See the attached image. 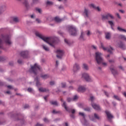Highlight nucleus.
Wrapping results in <instances>:
<instances>
[{
    "instance_id": "nucleus-58",
    "label": "nucleus",
    "mask_w": 126,
    "mask_h": 126,
    "mask_svg": "<svg viewBox=\"0 0 126 126\" xmlns=\"http://www.w3.org/2000/svg\"><path fill=\"white\" fill-rule=\"evenodd\" d=\"M7 88H8L9 89H11V88H12V86L10 85L7 86Z\"/></svg>"
},
{
    "instance_id": "nucleus-10",
    "label": "nucleus",
    "mask_w": 126,
    "mask_h": 126,
    "mask_svg": "<svg viewBox=\"0 0 126 126\" xmlns=\"http://www.w3.org/2000/svg\"><path fill=\"white\" fill-rule=\"evenodd\" d=\"M92 106L93 108L94 109V110H96L97 111H100L101 110V107H100V106L96 103H92Z\"/></svg>"
},
{
    "instance_id": "nucleus-1",
    "label": "nucleus",
    "mask_w": 126,
    "mask_h": 126,
    "mask_svg": "<svg viewBox=\"0 0 126 126\" xmlns=\"http://www.w3.org/2000/svg\"><path fill=\"white\" fill-rule=\"evenodd\" d=\"M35 35L37 37H39V38H40V39H42L44 42L49 44L51 47H55V40H54V38L44 37L39 32H36Z\"/></svg>"
},
{
    "instance_id": "nucleus-5",
    "label": "nucleus",
    "mask_w": 126,
    "mask_h": 126,
    "mask_svg": "<svg viewBox=\"0 0 126 126\" xmlns=\"http://www.w3.org/2000/svg\"><path fill=\"white\" fill-rule=\"evenodd\" d=\"M67 30L71 36H76V35H77V31L75 27L71 25L68 26L67 28Z\"/></svg>"
},
{
    "instance_id": "nucleus-55",
    "label": "nucleus",
    "mask_w": 126,
    "mask_h": 126,
    "mask_svg": "<svg viewBox=\"0 0 126 126\" xmlns=\"http://www.w3.org/2000/svg\"><path fill=\"white\" fill-rule=\"evenodd\" d=\"M9 65H11V66H12L13 65V62H11L9 63Z\"/></svg>"
},
{
    "instance_id": "nucleus-61",
    "label": "nucleus",
    "mask_w": 126,
    "mask_h": 126,
    "mask_svg": "<svg viewBox=\"0 0 126 126\" xmlns=\"http://www.w3.org/2000/svg\"><path fill=\"white\" fill-rule=\"evenodd\" d=\"M58 33H59L60 35H63V32H62L61 31L58 32Z\"/></svg>"
},
{
    "instance_id": "nucleus-26",
    "label": "nucleus",
    "mask_w": 126,
    "mask_h": 126,
    "mask_svg": "<svg viewBox=\"0 0 126 126\" xmlns=\"http://www.w3.org/2000/svg\"><path fill=\"white\" fill-rule=\"evenodd\" d=\"M119 38L120 39H122V40H124V41H126V36H125L124 35H119Z\"/></svg>"
},
{
    "instance_id": "nucleus-2",
    "label": "nucleus",
    "mask_w": 126,
    "mask_h": 126,
    "mask_svg": "<svg viewBox=\"0 0 126 126\" xmlns=\"http://www.w3.org/2000/svg\"><path fill=\"white\" fill-rule=\"evenodd\" d=\"M95 61L98 64L102 63L103 66H107V63L104 62V60L102 58V53L100 52L95 53Z\"/></svg>"
},
{
    "instance_id": "nucleus-25",
    "label": "nucleus",
    "mask_w": 126,
    "mask_h": 126,
    "mask_svg": "<svg viewBox=\"0 0 126 126\" xmlns=\"http://www.w3.org/2000/svg\"><path fill=\"white\" fill-rule=\"evenodd\" d=\"M119 38L120 39H122V40H124V41H126V36H125L124 35H119Z\"/></svg>"
},
{
    "instance_id": "nucleus-4",
    "label": "nucleus",
    "mask_w": 126,
    "mask_h": 126,
    "mask_svg": "<svg viewBox=\"0 0 126 126\" xmlns=\"http://www.w3.org/2000/svg\"><path fill=\"white\" fill-rule=\"evenodd\" d=\"M2 40L4 41L6 44L10 45L11 41H10V38L8 35H1V39L0 38V49L2 48Z\"/></svg>"
},
{
    "instance_id": "nucleus-31",
    "label": "nucleus",
    "mask_w": 126,
    "mask_h": 126,
    "mask_svg": "<svg viewBox=\"0 0 126 126\" xmlns=\"http://www.w3.org/2000/svg\"><path fill=\"white\" fill-rule=\"evenodd\" d=\"M13 20L14 22H18L19 21V19H18V17H15L13 18Z\"/></svg>"
},
{
    "instance_id": "nucleus-43",
    "label": "nucleus",
    "mask_w": 126,
    "mask_h": 126,
    "mask_svg": "<svg viewBox=\"0 0 126 126\" xmlns=\"http://www.w3.org/2000/svg\"><path fill=\"white\" fill-rule=\"evenodd\" d=\"M28 92H32L33 91V89L32 88H30L28 89Z\"/></svg>"
},
{
    "instance_id": "nucleus-53",
    "label": "nucleus",
    "mask_w": 126,
    "mask_h": 126,
    "mask_svg": "<svg viewBox=\"0 0 126 126\" xmlns=\"http://www.w3.org/2000/svg\"><path fill=\"white\" fill-rule=\"evenodd\" d=\"M36 126H44L42 124H40L39 123H37L36 125Z\"/></svg>"
},
{
    "instance_id": "nucleus-48",
    "label": "nucleus",
    "mask_w": 126,
    "mask_h": 126,
    "mask_svg": "<svg viewBox=\"0 0 126 126\" xmlns=\"http://www.w3.org/2000/svg\"><path fill=\"white\" fill-rule=\"evenodd\" d=\"M36 11H38L39 13H41V9L36 8Z\"/></svg>"
},
{
    "instance_id": "nucleus-52",
    "label": "nucleus",
    "mask_w": 126,
    "mask_h": 126,
    "mask_svg": "<svg viewBox=\"0 0 126 126\" xmlns=\"http://www.w3.org/2000/svg\"><path fill=\"white\" fill-rule=\"evenodd\" d=\"M116 15H117V17H118V18L121 19V16H120V14H119V13H117Z\"/></svg>"
},
{
    "instance_id": "nucleus-40",
    "label": "nucleus",
    "mask_w": 126,
    "mask_h": 126,
    "mask_svg": "<svg viewBox=\"0 0 126 126\" xmlns=\"http://www.w3.org/2000/svg\"><path fill=\"white\" fill-rule=\"evenodd\" d=\"M64 42L66 44H67V45H70V44H69V41H68V40L65 39Z\"/></svg>"
},
{
    "instance_id": "nucleus-64",
    "label": "nucleus",
    "mask_w": 126,
    "mask_h": 126,
    "mask_svg": "<svg viewBox=\"0 0 126 126\" xmlns=\"http://www.w3.org/2000/svg\"><path fill=\"white\" fill-rule=\"evenodd\" d=\"M123 95H124L126 97V92L124 93Z\"/></svg>"
},
{
    "instance_id": "nucleus-35",
    "label": "nucleus",
    "mask_w": 126,
    "mask_h": 126,
    "mask_svg": "<svg viewBox=\"0 0 126 126\" xmlns=\"http://www.w3.org/2000/svg\"><path fill=\"white\" fill-rule=\"evenodd\" d=\"M42 47H43V48L44 49V50H45V51H46V52L49 51V48H48L47 47H46L45 45H43Z\"/></svg>"
},
{
    "instance_id": "nucleus-41",
    "label": "nucleus",
    "mask_w": 126,
    "mask_h": 126,
    "mask_svg": "<svg viewBox=\"0 0 126 126\" xmlns=\"http://www.w3.org/2000/svg\"><path fill=\"white\" fill-rule=\"evenodd\" d=\"M59 113H60V111H57L55 110H54L53 111H52V114H59Z\"/></svg>"
},
{
    "instance_id": "nucleus-17",
    "label": "nucleus",
    "mask_w": 126,
    "mask_h": 126,
    "mask_svg": "<svg viewBox=\"0 0 126 126\" xmlns=\"http://www.w3.org/2000/svg\"><path fill=\"white\" fill-rule=\"evenodd\" d=\"M90 6H91L92 7H93V8H94L96 10H97V11H101V9L99 7H95L94 4H91L90 5Z\"/></svg>"
},
{
    "instance_id": "nucleus-37",
    "label": "nucleus",
    "mask_w": 126,
    "mask_h": 126,
    "mask_svg": "<svg viewBox=\"0 0 126 126\" xmlns=\"http://www.w3.org/2000/svg\"><path fill=\"white\" fill-rule=\"evenodd\" d=\"M66 86V84L65 83H61V86L62 88H65V86Z\"/></svg>"
},
{
    "instance_id": "nucleus-54",
    "label": "nucleus",
    "mask_w": 126,
    "mask_h": 126,
    "mask_svg": "<svg viewBox=\"0 0 126 126\" xmlns=\"http://www.w3.org/2000/svg\"><path fill=\"white\" fill-rule=\"evenodd\" d=\"M36 21H37L38 23H41V21L39 19H36Z\"/></svg>"
},
{
    "instance_id": "nucleus-23",
    "label": "nucleus",
    "mask_w": 126,
    "mask_h": 126,
    "mask_svg": "<svg viewBox=\"0 0 126 126\" xmlns=\"http://www.w3.org/2000/svg\"><path fill=\"white\" fill-rule=\"evenodd\" d=\"M119 47L121 49H126V46H125V44H124L122 42H121L120 44H119Z\"/></svg>"
},
{
    "instance_id": "nucleus-39",
    "label": "nucleus",
    "mask_w": 126,
    "mask_h": 126,
    "mask_svg": "<svg viewBox=\"0 0 126 126\" xmlns=\"http://www.w3.org/2000/svg\"><path fill=\"white\" fill-rule=\"evenodd\" d=\"M47 4H48V5H52L53 4V2L52 1H48L46 2Z\"/></svg>"
},
{
    "instance_id": "nucleus-13",
    "label": "nucleus",
    "mask_w": 126,
    "mask_h": 126,
    "mask_svg": "<svg viewBox=\"0 0 126 126\" xmlns=\"http://www.w3.org/2000/svg\"><path fill=\"white\" fill-rule=\"evenodd\" d=\"M105 113L106 114L107 119H108V120H111V119H113V118H114V116H113V115L112 114H111L110 112H109L108 111H105Z\"/></svg>"
},
{
    "instance_id": "nucleus-12",
    "label": "nucleus",
    "mask_w": 126,
    "mask_h": 126,
    "mask_svg": "<svg viewBox=\"0 0 126 126\" xmlns=\"http://www.w3.org/2000/svg\"><path fill=\"white\" fill-rule=\"evenodd\" d=\"M86 90V88H85V87L80 86H79L77 91L78 92H84Z\"/></svg>"
},
{
    "instance_id": "nucleus-32",
    "label": "nucleus",
    "mask_w": 126,
    "mask_h": 126,
    "mask_svg": "<svg viewBox=\"0 0 126 126\" xmlns=\"http://www.w3.org/2000/svg\"><path fill=\"white\" fill-rule=\"evenodd\" d=\"M50 104L55 106H58V102L57 101H50Z\"/></svg>"
},
{
    "instance_id": "nucleus-59",
    "label": "nucleus",
    "mask_w": 126,
    "mask_h": 126,
    "mask_svg": "<svg viewBox=\"0 0 126 126\" xmlns=\"http://www.w3.org/2000/svg\"><path fill=\"white\" fill-rule=\"evenodd\" d=\"M120 12H121V13H124L125 11L123 10H119Z\"/></svg>"
},
{
    "instance_id": "nucleus-7",
    "label": "nucleus",
    "mask_w": 126,
    "mask_h": 126,
    "mask_svg": "<svg viewBox=\"0 0 126 126\" xmlns=\"http://www.w3.org/2000/svg\"><path fill=\"white\" fill-rule=\"evenodd\" d=\"M82 78L85 79V80H86V81H88V82H91V81H93V80H92V78H91V77L89 76V75L86 73L82 74Z\"/></svg>"
},
{
    "instance_id": "nucleus-27",
    "label": "nucleus",
    "mask_w": 126,
    "mask_h": 126,
    "mask_svg": "<svg viewBox=\"0 0 126 126\" xmlns=\"http://www.w3.org/2000/svg\"><path fill=\"white\" fill-rule=\"evenodd\" d=\"M117 29L119 31H120V32H126V30L124 29H122V28L118 27L117 28Z\"/></svg>"
},
{
    "instance_id": "nucleus-16",
    "label": "nucleus",
    "mask_w": 126,
    "mask_h": 126,
    "mask_svg": "<svg viewBox=\"0 0 126 126\" xmlns=\"http://www.w3.org/2000/svg\"><path fill=\"white\" fill-rule=\"evenodd\" d=\"M39 92H49V89L41 87L38 89Z\"/></svg>"
},
{
    "instance_id": "nucleus-46",
    "label": "nucleus",
    "mask_w": 126,
    "mask_h": 126,
    "mask_svg": "<svg viewBox=\"0 0 126 126\" xmlns=\"http://www.w3.org/2000/svg\"><path fill=\"white\" fill-rule=\"evenodd\" d=\"M24 108V109H28V108H29V105L28 104L25 105Z\"/></svg>"
},
{
    "instance_id": "nucleus-38",
    "label": "nucleus",
    "mask_w": 126,
    "mask_h": 126,
    "mask_svg": "<svg viewBox=\"0 0 126 126\" xmlns=\"http://www.w3.org/2000/svg\"><path fill=\"white\" fill-rule=\"evenodd\" d=\"M114 98H115V99H116V100H118V101L121 100V98H120V97L118 96V95H114Z\"/></svg>"
},
{
    "instance_id": "nucleus-63",
    "label": "nucleus",
    "mask_w": 126,
    "mask_h": 126,
    "mask_svg": "<svg viewBox=\"0 0 126 126\" xmlns=\"http://www.w3.org/2000/svg\"><path fill=\"white\" fill-rule=\"evenodd\" d=\"M6 93H7V94H10V91H8L6 92Z\"/></svg>"
},
{
    "instance_id": "nucleus-6",
    "label": "nucleus",
    "mask_w": 126,
    "mask_h": 126,
    "mask_svg": "<svg viewBox=\"0 0 126 126\" xmlns=\"http://www.w3.org/2000/svg\"><path fill=\"white\" fill-rule=\"evenodd\" d=\"M114 18H115L114 16H113V15L110 13H107L105 14L101 15V19L103 21L108 19H114Z\"/></svg>"
},
{
    "instance_id": "nucleus-45",
    "label": "nucleus",
    "mask_w": 126,
    "mask_h": 126,
    "mask_svg": "<svg viewBox=\"0 0 126 126\" xmlns=\"http://www.w3.org/2000/svg\"><path fill=\"white\" fill-rule=\"evenodd\" d=\"M4 58L2 57H0V62H3Z\"/></svg>"
},
{
    "instance_id": "nucleus-21",
    "label": "nucleus",
    "mask_w": 126,
    "mask_h": 126,
    "mask_svg": "<svg viewBox=\"0 0 126 126\" xmlns=\"http://www.w3.org/2000/svg\"><path fill=\"white\" fill-rule=\"evenodd\" d=\"M54 20L56 21V22H62V21H63V20H62V19H60L59 17H56L54 18Z\"/></svg>"
},
{
    "instance_id": "nucleus-29",
    "label": "nucleus",
    "mask_w": 126,
    "mask_h": 126,
    "mask_svg": "<svg viewBox=\"0 0 126 126\" xmlns=\"http://www.w3.org/2000/svg\"><path fill=\"white\" fill-rule=\"evenodd\" d=\"M80 39H81L82 40H86V38H84V32H82L81 34V36H80Z\"/></svg>"
},
{
    "instance_id": "nucleus-57",
    "label": "nucleus",
    "mask_w": 126,
    "mask_h": 126,
    "mask_svg": "<svg viewBox=\"0 0 126 126\" xmlns=\"http://www.w3.org/2000/svg\"><path fill=\"white\" fill-rule=\"evenodd\" d=\"M104 94L107 97H109V94H108V93H107V92H104Z\"/></svg>"
},
{
    "instance_id": "nucleus-28",
    "label": "nucleus",
    "mask_w": 126,
    "mask_h": 126,
    "mask_svg": "<svg viewBox=\"0 0 126 126\" xmlns=\"http://www.w3.org/2000/svg\"><path fill=\"white\" fill-rule=\"evenodd\" d=\"M35 80L36 81V86L39 87V86H41V83L39 81H38V78L35 79Z\"/></svg>"
},
{
    "instance_id": "nucleus-62",
    "label": "nucleus",
    "mask_w": 126,
    "mask_h": 126,
    "mask_svg": "<svg viewBox=\"0 0 126 126\" xmlns=\"http://www.w3.org/2000/svg\"><path fill=\"white\" fill-rule=\"evenodd\" d=\"M32 0L34 3H36V2H37V1H38V0Z\"/></svg>"
},
{
    "instance_id": "nucleus-42",
    "label": "nucleus",
    "mask_w": 126,
    "mask_h": 126,
    "mask_svg": "<svg viewBox=\"0 0 126 126\" xmlns=\"http://www.w3.org/2000/svg\"><path fill=\"white\" fill-rule=\"evenodd\" d=\"M79 115L80 116H82V117H83V118H85L84 113L80 112V113H79Z\"/></svg>"
},
{
    "instance_id": "nucleus-22",
    "label": "nucleus",
    "mask_w": 126,
    "mask_h": 126,
    "mask_svg": "<svg viewBox=\"0 0 126 126\" xmlns=\"http://www.w3.org/2000/svg\"><path fill=\"white\" fill-rule=\"evenodd\" d=\"M108 23H109V24H110L112 30H114V28H113L114 26V22H113V21H108Z\"/></svg>"
},
{
    "instance_id": "nucleus-8",
    "label": "nucleus",
    "mask_w": 126,
    "mask_h": 126,
    "mask_svg": "<svg viewBox=\"0 0 126 126\" xmlns=\"http://www.w3.org/2000/svg\"><path fill=\"white\" fill-rule=\"evenodd\" d=\"M101 48L103 49V51H107L108 53H110V54H113V51H114V49L112 47L105 48L104 47V45H103V44L101 43Z\"/></svg>"
},
{
    "instance_id": "nucleus-15",
    "label": "nucleus",
    "mask_w": 126,
    "mask_h": 126,
    "mask_svg": "<svg viewBox=\"0 0 126 126\" xmlns=\"http://www.w3.org/2000/svg\"><path fill=\"white\" fill-rule=\"evenodd\" d=\"M77 99H78L77 95H75L73 98H67V102H71V101H75V100H77Z\"/></svg>"
},
{
    "instance_id": "nucleus-30",
    "label": "nucleus",
    "mask_w": 126,
    "mask_h": 126,
    "mask_svg": "<svg viewBox=\"0 0 126 126\" xmlns=\"http://www.w3.org/2000/svg\"><path fill=\"white\" fill-rule=\"evenodd\" d=\"M41 77H42V78H43V79H47V78H48L49 76L48 75L45 74L42 75Z\"/></svg>"
},
{
    "instance_id": "nucleus-56",
    "label": "nucleus",
    "mask_w": 126,
    "mask_h": 126,
    "mask_svg": "<svg viewBox=\"0 0 126 126\" xmlns=\"http://www.w3.org/2000/svg\"><path fill=\"white\" fill-rule=\"evenodd\" d=\"M72 114H74L75 113V110L72 109L71 110Z\"/></svg>"
},
{
    "instance_id": "nucleus-3",
    "label": "nucleus",
    "mask_w": 126,
    "mask_h": 126,
    "mask_svg": "<svg viewBox=\"0 0 126 126\" xmlns=\"http://www.w3.org/2000/svg\"><path fill=\"white\" fill-rule=\"evenodd\" d=\"M41 71V67L37 63H35L33 66H32L29 70L31 73H33L34 75H37V73Z\"/></svg>"
},
{
    "instance_id": "nucleus-9",
    "label": "nucleus",
    "mask_w": 126,
    "mask_h": 126,
    "mask_svg": "<svg viewBox=\"0 0 126 126\" xmlns=\"http://www.w3.org/2000/svg\"><path fill=\"white\" fill-rule=\"evenodd\" d=\"M56 53L57 54V57L58 59H62V57L63 55V50H58L56 51Z\"/></svg>"
},
{
    "instance_id": "nucleus-19",
    "label": "nucleus",
    "mask_w": 126,
    "mask_h": 126,
    "mask_svg": "<svg viewBox=\"0 0 126 126\" xmlns=\"http://www.w3.org/2000/svg\"><path fill=\"white\" fill-rule=\"evenodd\" d=\"M110 70L113 75H116V74H118V72L114 69V68L110 67Z\"/></svg>"
},
{
    "instance_id": "nucleus-20",
    "label": "nucleus",
    "mask_w": 126,
    "mask_h": 126,
    "mask_svg": "<svg viewBox=\"0 0 126 126\" xmlns=\"http://www.w3.org/2000/svg\"><path fill=\"white\" fill-rule=\"evenodd\" d=\"M105 38L106 39H107V40H110V38H111V33L109 32L105 33Z\"/></svg>"
},
{
    "instance_id": "nucleus-60",
    "label": "nucleus",
    "mask_w": 126,
    "mask_h": 126,
    "mask_svg": "<svg viewBox=\"0 0 126 126\" xmlns=\"http://www.w3.org/2000/svg\"><path fill=\"white\" fill-rule=\"evenodd\" d=\"M18 63H22V61L21 60H18Z\"/></svg>"
},
{
    "instance_id": "nucleus-36",
    "label": "nucleus",
    "mask_w": 126,
    "mask_h": 126,
    "mask_svg": "<svg viewBox=\"0 0 126 126\" xmlns=\"http://www.w3.org/2000/svg\"><path fill=\"white\" fill-rule=\"evenodd\" d=\"M94 117L95 118V119H96L97 120H100V117L96 113L94 114Z\"/></svg>"
},
{
    "instance_id": "nucleus-47",
    "label": "nucleus",
    "mask_w": 126,
    "mask_h": 126,
    "mask_svg": "<svg viewBox=\"0 0 126 126\" xmlns=\"http://www.w3.org/2000/svg\"><path fill=\"white\" fill-rule=\"evenodd\" d=\"M87 35L88 36H90V35H91V33L90 32V31H88V32H87Z\"/></svg>"
},
{
    "instance_id": "nucleus-33",
    "label": "nucleus",
    "mask_w": 126,
    "mask_h": 126,
    "mask_svg": "<svg viewBox=\"0 0 126 126\" xmlns=\"http://www.w3.org/2000/svg\"><path fill=\"white\" fill-rule=\"evenodd\" d=\"M43 121L44 123H46L47 124H48V123H50V120H49L47 118H44L43 119Z\"/></svg>"
},
{
    "instance_id": "nucleus-18",
    "label": "nucleus",
    "mask_w": 126,
    "mask_h": 126,
    "mask_svg": "<svg viewBox=\"0 0 126 126\" xmlns=\"http://www.w3.org/2000/svg\"><path fill=\"white\" fill-rule=\"evenodd\" d=\"M62 106L63 107H64V109L66 110V111H67V112H70V109H68V108L66 107V103L65 102H63Z\"/></svg>"
},
{
    "instance_id": "nucleus-51",
    "label": "nucleus",
    "mask_w": 126,
    "mask_h": 126,
    "mask_svg": "<svg viewBox=\"0 0 126 126\" xmlns=\"http://www.w3.org/2000/svg\"><path fill=\"white\" fill-rule=\"evenodd\" d=\"M90 100L91 101H92V102H93L94 100V97L93 96H91L90 97Z\"/></svg>"
},
{
    "instance_id": "nucleus-50",
    "label": "nucleus",
    "mask_w": 126,
    "mask_h": 126,
    "mask_svg": "<svg viewBox=\"0 0 126 126\" xmlns=\"http://www.w3.org/2000/svg\"><path fill=\"white\" fill-rule=\"evenodd\" d=\"M1 10H2V11H4V10H5V6H3L2 8H1Z\"/></svg>"
},
{
    "instance_id": "nucleus-14",
    "label": "nucleus",
    "mask_w": 126,
    "mask_h": 126,
    "mask_svg": "<svg viewBox=\"0 0 126 126\" xmlns=\"http://www.w3.org/2000/svg\"><path fill=\"white\" fill-rule=\"evenodd\" d=\"M80 69V67H79V65L77 63H75L73 67V71L74 72H76L77 70Z\"/></svg>"
},
{
    "instance_id": "nucleus-34",
    "label": "nucleus",
    "mask_w": 126,
    "mask_h": 126,
    "mask_svg": "<svg viewBox=\"0 0 126 126\" xmlns=\"http://www.w3.org/2000/svg\"><path fill=\"white\" fill-rule=\"evenodd\" d=\"M84 13L85 14L86 17H88V10L85 9Z\"/></svg>"
},
{
    "instance_id": "nucleus-24",
    "label": "nucleus",
    "mask_w": 126,
    "mask_h": 126,
    "mask_svg": "<svg viewBox=\"0 0 126 126\" xmlns=\"http://www.w3.org/2000/svg\"><path fill=\"white\" fill-rule=\"evenodd\" d=\"M83 68L86 69V70H88V69H89V68H88V65L86 63H84L83 64Z\"/></svg>"
},
{
    "instance_id": "nucleus-44",
    "label": "nucleus",
    "mask_w": 126,
    "mask_h": 126,
    "mask_svg": "<svg viewBox=\"0 0 126 126\" xmlns=\"http://www.w3.org/2000/svg\"><path fill=\"white\" fill-rule=\"evenodd\" d=\"M85 111H87V112H90V108L87 107L85 108Z\"/></svg>"
},
{
    "instance_id": "nucleus-49",
    "label": "nucleus",
    "mask_w": 126,
    "mask_h": 126,
    "mask_svg": "<svg viewBox=\"0 0 126 126\" xmlns=\"http://www.w3.org/2000/svg\"><path fill=\"white\" fill-rule=\"evenodd\" d=\"M50 85H54L55 84V82H54V81H51V82H50Z\"/></svg>"
},
{
    "instance_id": "nucleus-11",
    "label": "nucleus",
    "mask_w": 126,
    "mask_h": 126,
    "mask_svg": "<svg viewBox=\"0 0 126 126\" xmlns=\"http://www.w3.org/2000/svg\"><path fill=\"white\" fill-rule=\"evenodd\" d=\"M21 57L24 58V59H26L28 57V52L27 51H22L20 53Z\"/></svg>"
}]
</instances>
